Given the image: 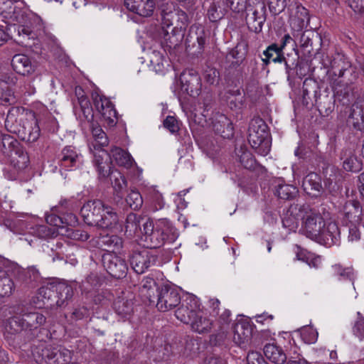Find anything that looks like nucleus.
I'll return each mask as SVG.
<instances>
[{
  "instance_id": "nucleus-1",
  "label": "nucleus",
  "mask_w": 364,
  "mask_h": 364,
  "mask_svg": "<svg viewBox=\"0 0 364 364\" xmlns=\"http://www.w3.org/2000/svg\"><path fill=\"white\" fill-rule=\"evenodd\" d=\"M5 127L17 134L23 141L28 143L36 141L41 134V129L35 114L26 112L21 107H11L5 119Z\"/></svg>"
},
{
  "instance_id": "nucleus-2",
  "label": "nucleus",
  "mask_w": 364,
  "mask_h": 364,
  "mask_svg": "<svg viewBox=\"0 0 364 364\" xmlns=\"http://www.w3.org/2000/svg\"><path fill=\"white\" fill-rule=\"evenodd\" d=\"M31 354L37 364L69 363L72 359L70 350L46 341L34 344L31 347Z\"/></svg>"
},
{
  "instance_id": "nucleus-3",
  "label": "nucleus",
  "mask_w": 364,
  "mask_h": 364,
  "mask_svg": "<svg viewBox=\"0 0 364 364\" xmlns=\"http://www.w3.org/2000/svg\"><path fill=\"white\" fill-rule=\"evenodd\" d=\"M10 226L12 230L17 234L26 236L25 240L30 245L37 240H48L55 237L56 231L55 228H49L46 224H36L31 220L23 218L14 219Z\"/></svg>"
},
{
  "instance_id": "nucleus-4",
  "label": "nucleus",
  "mask_w": 364,
  "mask_h": 364,
  "mask_svg": "<svg viewBox=\"0 0 364 364\" xmlns=\"http://www.w3.org/2000/svg\"><path fill=\"white\" fill-rule=\"evenodd\" d=\"M178 15L182 23V26L180 27H171L175 16L174 13L161 16L162 24L161 36L163 38L161 44L167 49L175 48L179 46L185 36L183 26L185 27L188 23V15L182 10L178 11Z\"/></svg>"
},
{
  "instance_id": "nucleus-5",
  "label": "nucleus",
  "mask_w": 364,
  "mask_h": 364,
  "mask_svg": "<svg viewBox=\"0 0 364 364\" xmlns=\"http://www.w3.org/2000/svg\"><path fill=\"white\" fill-rule=\"evenodd\" d=\"M248 141L258 154L266 156L269 153L270 141L268 127L262 118L255 117L250 121Z\"/></svg>"
},
{
  "instance_id": "nucleus-6",
  "label": "nucleus",
  "mask_w": 364,
  "mask_h": 364,
  "mask_svg": "<svg viewBox=\"0 0 364 364\" xmlns=\"http://www.w3.org/2000/svg\"><path fill=\"white\" fill-rule=\"evenodd\" d=\"M299 216L302 220L301 231L307 237L315 240L318 238L325 221L321 213L309 204L300 205Z\"/></svg>"
},
{
  "instance_id": "nucleus-7",
  "label": "nucleus",
  "mask_w": 364,
  "mask_h": 364,
  "mask_svg": "<svg viewBox=\"0 0 364 364\" xmlns=\"http://www.w3.org/2000/svg\"><path fill=\"white\" fill-rule=\"evenodd\" d=\"M246 0H210L206 7V16L210 22L222 20L229 11L239 13L245 8Z\"/></svg>"
},
{
  "instance_id": "nucleus-8",
  "label": "nucleus",
  "mask_w": 364,
  "mask_h": 364,
  "mask_svg": "<svg viewBox=\"0 0 364 364\" xmlns=\"http://www.w3.org/2000/svg\"><path fill=\"white\" fill-rule=\"evenodd\" d=\"M38 291L41 296L50 301V306L55 304L58 307L66 306L73 296L72 287L65 283L42 287Z\"/></svg>"
},
{
  "instance_id": "nucleus-9",
  "label": "nucleus",
  "mask_w": 364,
  "mask_h": 364,
  "mask_svg": "<svg viewBox=\"0 0 364 364\" xmlns=\"http://www.w3.org/2000/svg\"><path fill=\"white\" fill-rule=\"evenodd\" d=\"M181 294L174 287L165 284L158 291L156 308L160 311H170L181 304Z\"/></svg>"
},
{
  "instance_id": "nucleus-10",
  "label": "nucleus",
  "mask_w": 364,
  "mask_h": 364,
  "mask_svg": "<svg viewBox=\"0 0 364 364\" xmlns=\"http://www.w3.org/2000/svg\"><path fill=\"white\" fill-rule=\"evenodd\" d=\"M158 257L149 249L133 251L129 255V263L137 274L144 273L149 268L154 266Z\"/></svg>"
},
{
  "instance_id": "nucleus-11",
  "label": "nucleus",
  "mask_w": 364,
  "mask_h": 364,
  "mask_svg": "<svg viewBox=\"0 0 364 364\" xmlns=\"http://www.w3.org/2000/svg\"><path fill=\"white\" fill-rule=\"evenodd\" d=\"M246 23L250 31L259 33L267 18V8L263 1H259L254 6L246 7Z\"/></svg>"
},
{
  "instance_id": "nucleus-12",
  "label": "nucleus",
  "mask_w": 364,
  "mask_h": 364,
  "mask_svg": "<svg viewBox=\"0 0 364 364\" xmlns=\"http://www.w3.org/2000/svg\"><path fill=\"white\" fill-rule=\"evenodd\" d=\"M103 267L112 277L122 279L126 277L128 266L126 261L116 254L107 252L102 255Z\"/></svg>"
},
{
  "instance_id": "nucleus-13",
  "label": "nucleus",
  "mask_w": 364,
  "mask_h": 364,
  "mask_svg": "<svg viewBox=\"0 0 364 364\" xmlns=\"http://www.w3.org/2000/svg\"><path fill=\"white\" fill-rule=\"evenodd\" d=\"M182 91L191 97H197L201 91V79L199 74L193 69H187L180 75Z\"/></svg>"
},
{
  "instance_id": "nucleus-14",
  "label": "nucleus",
  "mask_w": 364,
  "mask_h": 364,
  "mask_svg": "<svg viewBox=\"0 0 364 364\" xmlns=\"http://www.w3.org/2000/svg\"><path fill=\"white\" fill-rule=\"evenodd\" d=\"M206 37L203 26L199 24L192 25L186 38V48L191 50L196 48L193 53L196 55L201 54L204 50Z\"/></svg>"
},
{
  "instance_id": "nucleus-15",
  "label": "nucleus",
  "mask_w": 364,
  "mask_h": 364,
  "mask_svg": "<svg viewBox=\"0 0 364 364\" xmlns=\"http://www.w3.org/2000/svg\"><path fill=\"white\" fill-rule=\"evenodd\" d=\"M200 306V301L196 296L188 295L176 310L175 316L181 322L188 324L195 314L199 310Z\"/></svg>"
},
{
  "instance_id": "nucleus-16",
  "label": "nucleus",
  "mask_w": 364,
  "mask_h": 364,
  "mask_svg": "<svg viewBox=\"0 0 364 364\" xmlns=\"http://www.w3.org/2000/svg\"><path fill=\"white\" fill-rule=\"evenodd\" d=\"M94 105L97 110L101 114L105 120L108 122L109 125L115 124L117 120V111L114 105L107 97L95 92L92 94Z\"/></svg>"
},
{
  "instance_id": "nucleus-17",
  "label": "nucleus",
  "mask_w": 364,
  "mask_h": 364,
  "mask_svg": "<svg viewBox=\"0 0 364 364\" xmlns=\"http://www.w3.org/2000/svg\"><path fill=\"white\" fill-rule=\"evenodd\" d=\"M82 156L73 146H65L58 156V164L61 169L71 171L82 163Z\"/></svg>"
},
{
  "instance_id": "nucleus-18",
  "label": "nucleus",
  "mask_w": 364,
  "mask_h": 364,
  "mask_svg": "<svg viewBox=\"0 0 364 364\" xmlns=\"http://www.w3.org/2000/svg\"><path fill=\"white\" fill-rule=\"evenodd\" d=\"M341 220L344 225L349 224H360L362 219L363 208L357 200H348L343 206L341 211Z\"/></svg>"
},
{
  "instance_id": "nucleus-19",
  "label": "nucleus",
  "mask_w": 364,
  "mask_h": 364,
  "mask_svg": "<svg viewBox=\"0 0 364 364\" xmlns=\"http://www.w3.org/2000/svg\"><path fill=\"white\" fill-rule=\"evenodd\" d=\"M105 204L100 200H89L80 209V214L84 222L90 226H96L103 212Z\"/></svg>"
},
{
  "instance_id": "nucleus-20",
  "label": "nucleus",
  "mask_w": 364,
  "mask_h": 364,
  "mask_svg": "<svg viewBox=\"0 0 364 364\" xmlns=\"http://www.w3.org/2000/svg\"><path fill=\"white\" fill-rule=\"evenodd\" d=\"M341 240V232L336 223L331 222L321 229L316 242L323 245L331 247L339 245Z\"/></svg>"
},
{
  "instance_id": "nucleus-21",
  "label": "nucleus",
  "mask_w": 364,
  "mask_h": 364,
  "mask_svg": "<svg viewBox=\"0 0 364 364\" xmlns=\"http://www.w3.org/2000/svg\"><path fill=\"white\" fill-rule=\"evenodd\" d=\"M144 240L146 243L149 250L156 249L162 246L165 242L161 233L157 228H155V224L151 221H147L143 225Z\"/></svg>"
},
{
  "instance_id": "nucleus-22",
  "label": "nucleus",
  "mask_w": 364,
  "mask_h": 364,
  "mask_svg": "<svg viewBox=\"0 0 364 364\" xmlns=\"http://www.w3.org/2000/svg\"><path fill=\"white\" fill-rule=\"evenodd\" d=\"M315 105L321 115L323 117L328 116L335 108V95L331 94L328 89H325L322 92H318L315 100Z\"/></svg>"
},
{
  "instance_id": "nucleus-23",
  "label": "nucleus",
  "mask_w": 364,
  "mask_h": 364,
  "mask_svg": "<svg viewBox=\"0 0 364 364\" xmlns=\"http://www.w3.org/2000/svg\"><path fill=\"white\" fill-rule=\"evenodd\" d=\"M127 9L141 16H151L155 9L154 0H124Z\"/></svg>"
},
{
  "instance_id": "nucleus-24",
  "label": "nucleus",
  "mask_w": 364,
  "mask_h": 364,
  "mask_svg": "<svg viewBox=\"0 0 364 364\" xmlns=\"http://www.w3.org/2000/svg\"><path fill=\"white\" fill-rule=\"evenodd\" d=\"M97 247L107 252L115 254L123 247V239L117 235H100L97 240Z\"/></svg>"
},
{
  "instance_id": "nucleus-25",
  "label": "nucleus",
  "mask_w": 364,
  "mask_h": 364,
  "mask_svg": "<svg viewBox=\"0 0 364 364\" xmlns=\"http://www.w3.org/2000/svg\"><path fill=\"white\" fill-rule=\"evenodd\" d=\"M16 82V77L13 74L3 75L0 79V105L7 106L15 102V97L9 85Z\"/></svg>"
},
{
  "instance_id": "nucleus-26",
  "label": "nucleus",
  "mask_w": 364,
  "mask_h": 364,
  "mask_svg": "<svg viewBox=\"0 0 364 364\" xmlns=\"http://www.w3.org/2000/svg\"><path fill=\"white\" fill-rule=\"evenodd\" d=\"M188 324L193 331L199 334H205L210 332L213 321L199 309Z\"/></svg>"
},
{
  "instance_id": "nucleus-27",
  "label": "nucleus",
  "mask_w": 364,
  "mask_h": 364,
  "mask_svg": "<svg viewBox=\"0 0 364 364\" xmlns=\"http://www.w3.org/2000/svg\"><path fill=\"white\" fill-rule=\"evenodd\" d=\"M119 222V215L115 210L105 204L103 212L100 214L95 227L100 229L112 230L117 227Z\"/></svg>"
},
{
  "instance_id": "nucleus-28",
  "label": "nucleus",
  "mask_w": 364,
  "mask_h": 364,
  "mask_svg": "<svg viewBox=\"0 0 364 364\" xmlns=\"http://www.w3.org/2000/svg\"><path fill=\"white\" fill-rule=\"evenodd\" d=\"M110 159L111 156L104 150L94 154L93 163L100 179H105L111 175Z\"/></svg>"
},
{
  "instance_id": "nucleus-29",
  "label": "nucleus",
  "mask_w": 364,
  "mask_h": 364,
  "mask_svg": "<svg viewBox=\"0 0 364 364\" xmlns=\"http://www.w3.org/2000/svg\"><path fill=\"white\" fill-rule=\"evenodd\" d=\"M214 132L223 138L229 139L233 136V127L230 119L223 114L217 113L213 120Z\"/></svg>"
},
{
  "instance_id": "nucleus-30",
  "label": "nucleus",
  "mask_w": 364,
  "mask_h": 364,
  "mask_svg": "<svg viewBox=\"0 0 364 364\" xmlns=\"http://www.w3.org/2000/svg\"><path fill=\"white\" fill-rule=\"evenodd\" d=\"M48 224L50 225L52 228H55L56 231V237L58 231L56 228H64L65 226H75L77 224L78 220L75 214L73 213H68L67 215L62 214L58 215L54 213L50 214L46 218Z\"/></svg>"
},
{
  "instance_id": "nucleus-31",
  "label": "nucleus",
  "mask_w": 364,
  "mask_h": 364,
  "mask_svg": "<svg viewBox=\"0 0 364 364\" xmlns=\"http://www.w3.org/2000/svg\"><path fill=\"white\" fill-rule=\"evenodd\" d=\"M347 122L355 129L364 131V102H357L352 105Z\"/></svg>"
},
{
  "instance_id": "nucleus-32",
  "label": "nucleus",
  "mask_w": 364,
  "mask_h": 364,
  "mask_svg": "<svg viewBox=\"0 0 364 364\" xmlns=\"http://www.w3.org/2000/svg\"><path fill=\"white\" fill-rule=\"evenodd\" d=\"M154 224L155 228H157L161 233L165 243H172L178 238V234L176 229L167 218L158 219Z\"/></svg>"
},
{
  "instance_id": "nucleus-33",
  "label": "nucleus",
  "mask_w": 364,
  "mask_h": 364,
  "mask_svg": "<svg viewBox=\"0 0 364 364\" xmlns=\"http://www.w3.org/2000/svg\"><path fill=\"white\" fill-rule=\"evenodd\" d=\"M87 127L90 130L93 138L90 149H92V147H93L95 150H103L102 148L107 146L109 144L106 133L97 122L87 125Z\"/></svg>"
},
{
  "instance_id": "nucleus-34",
  "label": "nucleus",
  "mask_w": 364,
  "mask_h": 364,
  "mask_svg": "<svg viewBox=\"0 0 364 364\" xmlns=\"http://www.w3.org/2000/svg\"><path fill=\"white\" fill-rule=\"evenodd\" d=\"M252 328L246 322L235 324L233 341L240 347H245L252 337Z\"/></svg>"
},
{
  "instance_id": "nucleus-35",
  "label": "nucleus",
  "mask_w": 364,
  "mask_h": 364,
  "mask_svg": "<svg viewBox=\"0 0 364 364\" xmlns=\"http://www.w3.org/2000/svg\"><path fill=\"white\" fill-rule=\"evenodd\" d=\"M304 192L312 196H317L322 191L321 178L318 174L311 172L306 175L302 181Z\"/></svg>"
},
{
  "instance_id": "nucleus-36",
  "label": "nucleus",
  "mask_w": 364,
  "mask_h": 364,
  "mask_svg": "<svg viewBox=\"0 0 364 364\" xmlns=\"http://www.w3.org/2000/svg\"><path fill=\"white\" fill-rule=\"evenodd\" d=\"M22 322L24 325L25 331H32L36 330L45 324L46 321V316L38 311H33L23 314L21 316Z\"/></svg>"
},
{
  "instance_id": "nucleus-37",
  "label": "nucleus",
  "mask_w": 364,
  "mask_h": 364,
  "mask_svg": "<svg viewBox=\"0 0 364 364\" xmlns=\"http://www.w3.org/2000/svg\"><path fill=\"white\" fill-rule=\"evenodd\" d=\"M263 351L265 357L274 364H284L287 361L284 350L275 343H267Z\"/></svg>"
},
{
  "instance_id": "nucleus-38",
  "label": "nucleus",
  "mask_w": 364,
  "mask_h": 364,
  "mask_svg": "<svg viewBox=\"0 0 364 364\" xmlns=\"http://www.w3.org/2000/svg\"><path fill=\"white\" fill-rule=\"evenodd\" d=\"M0 141V151L6 157H9L23 148L16 139L7 134H1Z\"/></svg>"
},
{
  "instance_id": "nucleus-39",
  "label": "nucleus",
  "mask_w": 364,
  "mask_h": 364,
  "mask_svg": "<svg viewBox=\"0 0 364 364\" xmlns=\"http://www.w3.org/2000/svg\"><path fill=\"white\" fill-rule=\"evenodd\" d=\"M13 69L18 74L26 75L33 72V67L30 58L24 54L15 55L11 60Z\"/></svg>"
},
{
  "instance_id": "nucleus-40",
  "label": "nucleus",
  "mask_w": 364,
  "mask_h": 364,
  "mask_svg": "<svg viewBox=\"0 0 364 364\" xmlns=\"http://www.w3.org/2000/svg\"><path fill=\"white\" fill-rule=\"evenodd\" d=\"M8 158L9 159V166L13 168L14 174L23 171L30 164L28 154L24 151L23 148Z\"/></svg>"
},
{
  "instance_id": "nucleus-41",
  "label": "nucleus",
  "mask_w": 364,
  "mask_h": 364,
  "mask_svg": "<svg viewBox=\"0 0 364 364\" xmlns=\"http://www.w3.org/2000/svg\"><path fill=\"white\" fill-rule=\"evenodd\" d=\"M341 159L343 161V168L346 171L356 172L361 168V163L350 149L341 151Z\"/></svg>"
},
{
  "instance_id": "nucleus-42",
  "label": "nucleus",
  "mask_w": 364,
  "mask_h": 364,
  "mask_svg": "<svg viewBox=\"0 0 364 364\" xmlns=\"http://www.w3.org/2000/svg\"><path fill=\"white\" fill-rule=\"evenodd\" d=\"M299 205H291L287 213L282 217L283 227L290 231H295L299 226Z\"/></svg>"
},
{
  "instance_id": "nucleus-43",
  "label": "nucleus",
  "mask_w": 364,
  "mask_h": 364,
  "mask_svg": "<svg viewBox=\"0 0 364 364\" xmlns=\"http://www.w3.org/2000/svg\"><path fill=\"white\" fill-rule=\"evenodd\" d=\"M225 99L228 106L235 111H240L245 107V97L239 89L227 92Z\"/></svg>"
},
{
  "instance_id": "nucleus-44",
  "label": "nucleus",
  "mask_w": 364,
  "mask_h": 364,
  "mask_svg": "<svg viewBox=\"0 0 364 364\" xmlns=\"http://www.w3.org/2000/svg\"><path fill=\"white\" fill-rule=\"evenodd\" d=\"M133 304L132 299L119 297L114 301L113 308L122 319H127L133 312Z\"/></svg>"
},
{
  "instance_id": "nucleus-45",
  "label": "nucleus",
  "mask_w": 364,
  "mask_h": 364,
  "mask_svg": "<svg viewBox=\"0 0 364 364\" xmlns=\"http://www.w3.org/2000/svg\"><path fill=\"white\" fill-rule=\"evenodd\" d=\"M331 72L334 76L343 77L346 72H350V65L346 61L343 56L336 54L332 60L329 62Z\"/></svg>"
},
{
  "instance_id": "nucleus-46",
  "label": "nucleus",
  "mask_w": 364,
  "mask_h": 364,
  "mask_svg": "<svg viewBox=\"0 0 364 364\" xmlns=\"http://www.w3.org/2000/svg\"><path fill=\"white\" fill-rule=\"evenodd\" d=\"M146 200L153 211L161 210L165 205L161 193L154 187L146 190Z\"/></svg>"
},
{
  "instance_id": "nucleus-47",
  "label": "nucleus",
  "mask_w": 364,
  "mask_h": 364,
  "mask_svg": "<svg viewBox=\"0 0 364 364\" xmlns=\"http://www.w3.org/2000/svg\"><path fill=\"white\" fill-rule=\"evenodd\" d=\"M298 193L296 186L279 181L274 187V194L282 200L294 199Z\"/></svg>"
},
{
  "instance_id": "nucleus-48",
  "label": "nucleus",
  "mask_w": 364,
  "mask_h": 364,
  "mask_svg": "<svg viewBox=\"0 0 364 364\" xmlns=\"http://www.w3.org/2000/svg\"><path fill=\"white\" fill-rule=\"evenodd\" d=\"M22 321L21 316H12L7 320L5 325L4 333V336L6 339L11 338L13 335H16L23 331H25L24 325Z\"/></svg>"
},
{
  "instance_id": "nucleus-49",
  "label": "nucleus",
  "mask_w": 364,
  "mask_h": 364,
  "mask_svg": "<svg viewBox=\"0 0 364 364\" xmlns=\"http://www.w3.org/2000/svg\"><path fill=\"white\" fill-rule=\"evenodd\" d=\"M156 286L155 280L149 276L145 277L141 281V293L149 300L150 304H154L156 302Z\"/></svg>"
},
{
  "instance_id": "nucleus-50",
  "label": "nucleus",
  "mask_w": 364,
  "mask_h": 364,
  "mask_svg": "<svg viewBox=\"0 0 364 364\" xmlns=\"http://www.w3.org/2000/svg\"><path fill=\"white\" fill-rule=\"evenodd\" d=\"M150 68L158 74H164L168 62L159 51L153 50L150 54Z\"/></svg>"
},
{
  "instance_id": "nucleus-51",
  "label": "nucleus",
  "mask_w": 364,
  "mask_h": 364,
  "mask_svg": "<svg viewBox=\"0 0 364 364\" xmlns=\"http://www.w3.org/2000/svg\"><path fill=\"white\" fill-rule=\"evenodd\" d=\"M112 158L116 164L127 168H130L134 162L131 155L119 147H115L111 151Z\"/></svg>"
},
{
  "instance_id": "nucleus-52",
  "label": "nucleus",
  "mask_w": 364,
  "mask_h": 364,
  "mask_svg": "<svg viewBox=\"0 0 364 364\" xmlns=\"http://www.w3.org/2000/svg\"><path fill=\"white\" fill-rule=\"evenodd\" d=\"M302 89V102L306 106H308L309 105V101L311 100L312 96L314 97V100H316L319 87L316 82L306 79L304 81Z\"/></svg>"
},
{
  "instance_id": "nucleus-53",
  "label": "nucleus",
  "mask_w": 364,
  "mask_h": 364,
  "mask_svg": "<svg viewBox=\"0 0 364 364\" xmlns=\"http://www.w3.org/2000/svg\"><path fill=\"white\" fill-rule=\"evenodd\" d=\"M81 114H80L81 126L87 128V126L95 122L94 113L90 100H82L80 104Z\"/></svg>"
},
{
  "instance_id": "nucleus-54",
  "label": "nucleus",
  "mask_w": 364,
  "mask_h": 364,
  "mask_svg": "<svg viewBox=\"0 0 364 364\" xmlns=\"http://www.w3.org/2000/svg\"><path fill=\"white\" fill-rule=\"evenodd\" d=\"M79 206V200L74 197H71L69 198H62L59 201L58 205L54 208L57 212L67 215L70 213H74L73 212L77 210Z\"/></svg>"
},
{
  "instance_id": "nucleus-55",
  "label": "nucleus",
  "mask_w": 364,
  "mask_h": 364,
  "mask_svg": "<svg viewBox=\"0 0 364 364\" xmlns=\"http://www.w3.org/2000/svg\"><path fill=\"white\" fill-rule=\"evenodd\" d=\"M112 187L117 195L122 198L123 191L127 188V181L124 175L118 171H112L110 175Z\"/></svg>"
},
{
  "instance_id": "nucleus-56",
  "label": "nucleus",
  "mask_w": 364,
  "mask_h": 364,
  "mask_svg": "<svg viewBox=\"0 0 364 364\" xmlns=\"http://www.w3.org/2000/svg\"><path fill=\"white\" fill-rule=\"evenodd\" d=\"M333 95L343 104L350 102V97L353 95V86L349 84L336 83L333 87Z\"/></svg>"
},
{
  "instance_id": "nucleus-57",
  "label": "nucleus",
  "mask_w": 364,
  "mask_h": 364,
  "mask_svg": "<svg viewBox=\"0 0 364 364\" xmlns=\"http://www.w3.org/2000/svg\"><path fill=\"white\" fill-rule=\"evenodd\" d=\"M264 57L271 58L273 63H282L284 60L283 50L276 43L269 45L265 50L263 51Z\"/></svg>"
},
{
  "instance_id": "nucleus-58",
  "label": "nucleus",
  "mask_w": 364,
  "mask_h": 364,
  "mask_svg": "<svg viewBox=\"0 0 364 364\" xmlns=\"http://www.w3.org/2000/svg\"><path fill=\"white\" fill-rule=\"evenodd\" d=\"M332 271L334 276L338 277L339 280L348 279L351 282L353 286L355 274L353 269L350 267H343L340 264H335L332 266Z\"/></svg>"
},
{
  "instance_id": "nucleus-59",
  "label": "nucleus",
  "mask_w": 364,
  "mask_h": 364,
  "mask_svg": "<svg viewBox=\"0 0 364 364\" xmlns=\"http://www.w3.org/2000/svg\"><path fill=\"white\" fill-rule=\"evenodd\" d=\"M237 154L239 156L241 165L247 169H255L257 166L256 160L252 153L242 147Z\"/></svg>"
},
{
  "instance_id": "nucleus-60",
  "label": "nucleus",
  "mask_w": 364,
  "mask_h": 364,
  "mask_svg": "<svg viewBox=\"0 0 364 364\" xmlns=\"http://www.w3.org/2000/svg\"><path fill=\"white\" fill-rule=\"evenodd\" d=\"M14 289V283L4 270H0V297L9 296Z\"/></svg>"
},
{
  "instance_id": "nucleus-61",
  "label": "nucleus",
  "mask_w": 364,
  "mask_h": 364,
  "mask_svg": "<svg viewBox=\"0 0 364 364\" xmlns=\"http://www.w3.org/2000/svg\"><path fill=\"white\" fill-rule=\"evenodd\" d=\"M125 233L132 236L140 230L139 219L136 214L129 213L126 218L124 225Z\"/></svg>"
},
{
  "instance_id": "nucleus-62",
  "label": "nucleus",
  "mask_w": 364,
  "mask_h": 364,
  "mask_svg": "<svg viewBox=\"0 0 364 364\" xmlns=\"http://www.w3.org/2000/svg\"><path fill=\"white\" fill-rule=\"evenodd\" d=\"M126 202L131 209L136 210L143 205V198L141 193L136 190H131L126 198Z\"/></svg>"
},
{
  "instance_id": "nucleus-63",
  "label": "nucleus",
  "mask_w": 364,
  "mask_h": 364,
  "mask_svg": "<svg viewBox=\"0 0 364 364\" xmlns=\"http://www.w3.org/2000/svg\"><path fill=\"white\" fill-rule=\"evenodd\" d=\"M300 335L304 343L311 344L316 342L318 334L311 326H304L300 330Z\"/></svg>"
},
{
  "instance_id": "nucleus-64",
  "label": "nucleus",
  "mask_w": 364,
  "mask_h": 364,
  "mask_svg": "<svg viewBox=\"0 0 364 364\" xmlns=\"http://www.w3.org/2000/svg\"><path fill=\"white\" fill-rule=\"evenodd\" d=\"M353 333L360 340H364V316L357 312V319L353 326Z\"/></svg>"
}]
</instances>
